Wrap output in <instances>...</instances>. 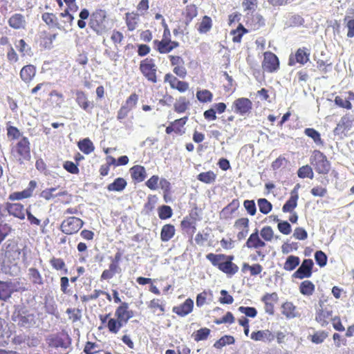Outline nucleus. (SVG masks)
Returning <instances> with one entry per match:
<instances>
[{"instance_id":"a18cd8bd","label":"nucleus","mask_w":354,"mask_h":354,"mask_svg":"<svg viewBox=\"0 0 354 354\" xmlns=\"http://www.w3.org/2000/svg\"><path fill=\"white\" fill-rule=\"evenodd\" d=\"M8 282L12 294L15 292H24L27 290V288L20 282L19 279L8 280Z\"/></svg>"},{"instance_id":"603ef678","label":"nucleus","mask_w":354,"mask_h":354,"mask_svg":"<svg viewBox=\"0 0 354 354\" xmlns=\"http://www.w3.org/2000/svg\"><path fill=\"white\" fill-rule=\"evenodd\" d=\"M234 320L235 319L233 314L231 312L228 311L221 318L216 319L214 320V323L218 325L221 324H232L234 322Z\"/></svg>"},{"instance_id":"0eeeda50","label":"nucleus","mask_w":354,"mask_h":354,"mask_svg":"<svg viewBox=\"0 0 354 354\" xmlns=\"http://www.w3.org/2000/svg\"><path fill=\"white\" fill-rule=\"evenodd\" d=\"M232 109L241 116L248 115L252 109V102L247 97H239L233 102Z\"/></svg>"},{"instance_id":"0e129e2a","label":"nucleus","mask_w":354,"mask_h":354,"mask_svg":"<svg viewBox=\"0 0 354 354\" xmlns=\"http://www.w3.org/2000/svg\"><path fill=\"white\" fill-rule=\"evenodd\" d=\"M16 48L24 55L30 54L29 52L30 51V48L24 39H20L18 41L17 44H16Z\"/></svg>"},{"instance_id":"8fccbe9b","label":"nucleus","mask_w":354,"mask_h":354,"mask_svg":"<svg viewBox=\"0 0 354 354\" xmlns=\"http://www.w3.org/2000/svg\"><path fill=\"white\" fill-rule=\"evenodd\" d=\"M238 310L244 314L245 317H248L251 318H254L257 315V310L254 307L251 306H240L238 308Z\"/></svg>"},{"instance_id":"2eb2a0df","label":"nucleus","mask_w":354,"mask_h":354,"mask_svg":"<svg viewBox=\"0 0 354 354\" xmlns=\"http://www.w3.org/2000/svg\"><path fill=\"white\" fill-rule=\"evenodd\" d=\"M5 210H6L10 215L21 220L25 218L24 207V205L20 203H6L5 205Z\"/></svg>"},{"instance_id":"774afa93","label":"nucleus","mask_w":354,"mask_h":354,"mask_svg":"<svg viewBox=\"0 0 354 354\" xmlns=\"http://www.w3.org/2000/svg\"><path fill=\"white\" fill-rule=\"evenodd\" d=\"M7 135L12 139H17L20 137L21 133L17 127L9 126L7 127Z\"/></svg>"},{"instance_id":"cd10ccee","label":"nucleus","mask_w":354,"mask_h":354,"mask_svg":"<svg viewBox=\"0 0 354 354\" xmlns=\"http://www.w3.org/2000/svg\"><path fill=\"white\" fill-rule=\"evenodd\" d=\"M304 134L310 138L317 146L324 145V142L321 138L320 133L314 128H306L304 129Z\"/></svg>"},{"instance_id":"c85d7f7f","label":"nucleus","mask_w":354,"mask_h":354,"mask_svg":"<svg viewBox=\"0 0 354 354\" xmlns=\"http://www.w3.org/2000/svg\"><path fill=\"white\" fill-rule=\"evenodd\" d=\"M300 264V259L297 256H288L283 265V269L287 271H292Z\"/></svg>"},{"instance_id":"49530a36","label":"nucleus","mask_w":354,"mask_h":354,"mask_svg":"<svg viewBox=\"0 0 354 354\" xmlns=\"http://www.w3.org/2000/svg\"><path fill=\"white\" fill-rule=\"evenodd\" d=\"M212 28V19L208 16H204L202 21L199 24L198 30L201 33H206Z\"/></svg>"},{"instance_id":"864d4df0","label":"nucleus","mask_w":354,"mask_h":354,"mask_svg":"<svg viewBox=\"0 0 354 354\" xmlns=\"http://www.w3.org/2000/svg\"><path fill=\"white\" fill-rule=\"evenodd\" d=\"M277 228L279 231L284 235H288L292 232V226L287 221L279 222Z\"/></svg>"},{"instance_id":"412c9836","label":"nucleus","mask_w":354,"mask_h":354,"mask_svg":"<svg viewBox=\"0 0 354 354\" xmlns=\"http://www.w3.org/2000/svg\"><path fill=\"white\" fill-rule=\"evenodd\" d=\"M282 314L286 316L287 319H293L299 317L300 314L296 311V306L290 301L283 303L281 306Z\"/></svg>"},{"instance_id":"bf43d9fd","label":"nucleus","mask_w":354,"mask_h":354,"mask_svg":"<svg viewBox=\"0 0 354 354\" xmlns=\"http://www.w3.org/2000/svg\"><path fill=\"white\" fill-rule=\"evenodd\" d=\"M66 313L70 315V319H72L73 322L80 320L82 317L81 310L78 308H68Z\"/></svg>"},{"instance_id":"dca6fc26","label":"nucleus","mask_w":354,"mask_h":354,"mask_svg":"<svg viewBox=\"0 0 354 354\" xmlns=\"http://www.w3.org/2000/svg\"><path fill=\"white\" fill-rule=\"evenodd\" d=\"M265 245L266 243L259 237V232L258 229H255L254 231L250 235L245 244V247L254 249L263 248Z\"/></svg>"},{"instance_id":"3c124183","label":"nucleus","mask_w":354,"mask_h":354,"mask_svg":"<svg viewBox=\"0 0 354 354\" xmlns=\"http://www.w3.org/2000/svg\"><path fill=\"white\" fill-rule=\"evenodd\" d=\"M172 209L168 205H162L158 208V216L160 219H167L171 216Z\"/></svg>"},{"instance_id":"6ab92c4d","label":"nucleus","mask_w":354,"mask_h":354,"mask_svg":"<svg viewBox=\"0 0 354 354\" xmlns=\"http://www.w3.org/2000/svg\"><path fill=\"white\" fill-rule=\"evenodd\" d=\"M115 316L118 319H123L129 321V319L133 317L132 310H129V304L126 302H122L120 306H118L115 312Z\"/></svg>"},{"instance_id":"c756f323","label":"nucleus","mask_w":354,"mask_h":354,"mask_svg":"<svg viewBox=\"0 0 354 354\" xmlns=\"http://www.w3.org/2000/svg\"><path fill=\"white\" fill-rule=\"evenodd\" d=\"M12 295L8 280L0 281V300L6 301Z\"/></svg>"},{"instance_id":"e2e57ef3","label":"nucleus","mask_w":354,"mask_h":354,"mask_svg":"<svg viewBox=\"0 0 354 354\" xmlns=\"http://www.w3.org/2000/svg\"><path fill=\"white\" fill-rule=\"evenodd\" d=\"M293 236L296 239L304 241L308 238V233L304 228L298 227L295 228L293 233Z\"/></svg>"},{"instance_id":"7c9ffc66","label":"nucleus","mask_w":354,"mask_h":354,"mask_svg":"<svg viewBox=\"0 0 354 354\" xmlns=\"http://www.w3.org/2000/svg\"><path fill=\"white\" fill-rule=\"evenodd\" d=\"M125 19L128 30L133 31L137 27L138 21L139 20V15L134 12H127L125 15Z\"/></svg>"},{"instance_id":"f3484780","label":"nucleus","mask_w":354,"mask_h":354,"mask_svg":"<svg viewBox=\"0 0 354 354\" xmlns=\"http://www.w3.org/2000/svg\"><path fill=\"white\" fill-rule=\"evenodd\" d=\"M250 338L254 341L272 342L275 335L269 330H259L253 331L250 335Z\"/></svg>"},{"instance_id":"5701e85b","label":"nucleus","mask_w":354,"mask_h":354,"mask_svg":"<svg viewBox=\"0 0 354 354\" xmlns=\"http://www.w3.org/2000/svg\"><path fill=\"white\" fill-rule=\"evenodd\" d=\"M299 195H296V192L290 193V198L286 201L282 207V211L284 213H292L297 206V201Z\"/></svg>"},{"instance_id":"f8f14e48","label":"nucleus","mask_w":354,"mask_h":354,"mask_svg":"<svg viewBox=\"0 0 354 354\" xmlns=\"http://www.w3.org/2000/svg\"><path fill=\"white\" fill-rule=\"evenodd\" d=\"M310 50L306 47L299 48L295 54H290L288 59V65L294 66L296 63L304 65L309 61Z\"/></svg>"},{"instance_id":"c03bdc74","label":"nucleus","mask_w":354,"mask_h":354,"mask_svg":"<svg viewBox=\"0 0 354 354\" xmlns=\"http://www.w3.org/2000/svg\"><path fill=\"white\" fill-rule=\"evenodd\" d=\"M210 332V329L207 328H201L199 330H196L195 333H194V339L197 342L205 340L209 335Z\"/></svg>"},{"instance_id":"b1692460","label":"nucleus","mask_w":354,"mask_h":354,"mask_svg":"<svg viewBox=\"0 0 354 354\" xmlns=\"http://www.w3.org/2000/svg\"><path fill=\"white\" fill-rule=\"evenodd\" d=\"M28 276L29 280L34 286L44 285V279L37 269L35 268H29L28 270Z\"/></svg>"},{"instance_id":"4d7b16f0","label":"nucleus","mask_w":354,"mask_h":354,"mask_svg":"<svg viewBox=\"0 0 354 354\" xmlns=\"http://www.w3.org/2000/svg\"><path fill=\"white\" fill-rule=\"evenodd\" d=\"M12 227L8 223H0V244L10 233Z\"/></svg>"},{"instance_id":"ddd939ff","label":"nucleus","mask_w":354,"mask_h":354,"mask_svg":"<svg viewBox=\"0 0 354 354\" xmlns=\"http://www.w3.org/2000/svg\"><path fill=\"white\" fill-rule=\"evenodd\" d=\"M262 67L267 72H275L279 68V58L272 52H266L262 62Z\"/></svg>"},{"instance_id":"6e6552de","label":"nucleus","mask_w":354,"mask_h":354,"mask_svg":"<svg viewBox=\"0 0 354 354\" xmlns=\"http://www.w3.org/2000/svg\"><path fill=\"white\" fill-rule=\"evenodd\" d=\"M83 225L84 222L80 218L71 216L62 221L61 230L66 234H73L77 232Z\"/></svg>"},{"instance_id":"bb28decb","label":"nucleus","mask_w":354,"mask_h":354,"mask_svg":"<svg viewBox=\"0 0 354 354\" xmlns=\"http://www.w3.org/2000/svg\"><path fill=\"white\" fill-rule=\"evenodd\" d=\"M194 308V301L191 298H187L185 301L178 305V316L185 317L189 314Z\"/></svg>"},{"instance_id":"6e6d98bb","label":"nucleus","mask_w":354,"mask_h":354,"mask_svg":"<svg viewBox=\"0 0 354 354\" xmlns=\"http://www.w3.org/2000/svg\"><path fill=\"white\" fill-rule=\"evenodd\" d=\"M243 206L247 211V212L251 215L254 216L257 212V207L254 200H245L243 202Z\"/></svg>"},{"instance_id":"58836bf2","label":"nucleus","mask_w":354,"mask_h":354,"mask_svg":"<svg viewBox=\"0 0 354 354\" xmlns=\"http://www.w3.org/2000/svg\"><path fill=\"white\" fill-rule=\"evenodd\" d=\"M297 174L298 177L300 178H308L310 179H313L314 178L313 169L308 165H306L299 167Z\"/></svg>"},{"instance_id":"338daca9","label":"nucleus","mask_w":354,"mask_h":354,"mask_svg":"<svg viewBox=\"0 0 354 354\" xmlns=\"http://www.w3.org/2000/svg\"><path fill=\"white\" fill-rule=\"evenodd\" d=\"M64 168L71 174H77L79 173L77 166L73 162L66 161L63 165Z\"/></svg>"},{"instance_id":"7ed1b4c3","label":"nucleus","mask_w":354,"mask_h":354,"mask_svg":"<svg viewBox=\"0 0 354 354\" xmlns=\"http://www.w3.org/2000/svg\"><path fill=\"white\" fill-rule=\"evenodd\" d=\"M46 344L48 346L55 348L66 349L71 344V339L66 332L50 334L46 338Z\"/></svg>"},{"instance_id":"423d86ee","label":"nucleus","mask_w":354,"mask_h":354,"mask_svg":"<svg viewBox=\"0 0 354 354\" xmlns=\"http://www.w3.org/2000/svg\"><path fill=\"white\" fill-rule=\"evenodd\" d=\"M30 144L26 137H22L13 148L12 151L17 153L19 162L21 164L24 160H29L30 155Z\"/></svg>"},{"instance_id":"9d476101","label":"nucleus","mask_w":354,"mask_h":354,"mask_svg":"<svg viewBox=\"0 0 354 354\" xmlns=\"http://www.w3.org/2000/svg\"><path fill=\"white\" fill-rule=\"evenodd\" d=\"M198 14L197 8L194 5H189L186 7L185 11L183 12V21L182 25H178V34H185L187 26L192 21V19L196 17ZM188 32H186L187 34Z\"/></svg>"},{"instance_id":"c9c22d12","label":"nucleus","mask_w":354,"mask_h":354,"mask_svg":"<svg viewBox=\"0 0 354 354\" xmlns=\"http://www.w3.org/2000/svg\"><path fill=\"white\" fill-rule=\"evenodd\" d=\"M79 149L85 154H89L95 149L93 142L88 138H84L78 142Z\"/></svg>"},{"instance_id":"2f4dec72","label":"nucleus","mask_w":354,"mask_h":354,"mask_svg":"<svg viewBox=\"0 0 354 354\" xmlns=\"http://www.w3.org/2000/svg\"><path fill=\"white\" fill-rule=\"evenodd\" d=\"M315 286L310 281L306 280L302 281L299 286V291L301 295L305 296H310L313 294Z\"/></svg>"},{"instance_id":"69168bd1","label":"nucleus","mask_w":354,"mask_h":354,"mask_svg":"<svg viewBox=\"0 0 354 354\" xmlns=\"http://www.w3.org/2000/svg\"><path fill=\"white\" fill-rule=\"evenodd\" d=\"M20 342H24L29 347L37 346L39 344V340L37 337H24L23 339L19 340Z\"/></svg>"},{"instance_id":"39448f33","label":"nucleus","mask_w":354,"mask_h":354,"mask_svg":"<svg viewBox=\"0 0 354 354\" xmlns=\"http://www.w3.org/2000/svg\"><path fill=\"white\" fill-rule=\"evenodd\" d=\"M12 320L21 327L30 328L36 324L35 315L25 310H19L12 315Z\"/></svg>"},{"instance_id":"37998d69","label":"nucleus","mask_w":354,"mask_h":354,"mask_svg":"<svg viewBox=\"0 0 354 354\" xmlns=\"http://www.w3.org/2000/svg\"><path fill=\"white\" fill-rule=\"evenodd\" d=\"M175 234L174 226L171 225H165L161 231V239L163 241L169 240Z\"/></svg>"},{"instance_id":"052dcab7","label":"nucleus","mask_w":354,"mask_h":354,"mask_svg":"<svg viewBox=\"0 0 354 354\" xmlns=\"http://www.w3.org/2000/svg\"><path fill=\"white\" fill-rule=\"evenodd\" d=\"M298 249V243L296 242H292L289 243L288 241L285 242L281 246V252L284 254H287L291 252L292 250H297Z\"/></svg>"},{"instance_id":"4468645a","label":"nucleus","mask_w":354,"mask_h":354,"mask_svg":"<svg viewBox=\"0 0 354 354\" xmlns=\"http://www.w3.org/2000/svg\"><path fill=\"white\" fill-rule=\"evenodd\" d=\"M37 186V183L35 180L30 181L28 187L21 192H13L9 196V199L11 201H19L24 198H29L32 196L33 190Z\"/></svg>"},{"instance_id":"5fc2aeb1","label":"nucleus","mask_w":354,"mask_h":354,"mask_svg":"<svg viewBox=\"0 0 354 354\" xmlns=\"http://www.w3.org/2000/svg\"><path fill=\"white\" fill-rule=\"evenodd\" d=\"M261 236L266 241H270L274 236V232L270 226H265L261 230Z\"/></svg>"},{"instance_id":"f257e3e1","label":"nucleus","mask_w":354,"mask_h":354,"mask_svg":"<svg viewBox=\"0 0 354 354\" xmlns=\"http://www.w3.org/2000/svg\"><path fill=\"white\" fill-rule=\"evenodd\" d=\"M88 26L99 35L105 33L109 29L106 11L100 9L93 12L90 17Z\"/></svg>"},{"instance_id":"72a5a7b5","label":"nucleus","mask_w":354,"mask_h":354,"mask_svg":"<svg viewBox=\"0 0 354 354\" xmlns=\"http://www.w3.org/2000/svg\"><path fill=\"white\" fill-rule=\"evenodd\" d=\"M351 127V122L348 118L344 116L341 118L339 122L337 124L333 132L335 135H339L345 130H349Z\"/></svg>"},{"instance_id":"79ce46f5","label":"nucleus","mask_w":354,"mask_h":354,"mask_svg":"<svg viewBox=\"0 0 354 354\" xmlns=\"http://www.w3.org/2000/svg\"><path fill=\"white\" fill-rule=\"evenodd\" d=\"M257 204L260 212H261L263 214H268L269 212H271L272 209V203L264 198L258 199Z\"/></svg>"},{"instance_id":"a19ab883","label":"nucleus","mask_w":354,"mask_h":354,"mask_svg":"<svg viewBox=\"0 0 354 354\" xmlns=\"http://www.w3.org/2000/svg\"><path fill=\"white\" fill-rule=\"evenodd\" d=\"M42 20L48 26L60 28L57 17L49 12H45L41 16Z\"/></svg>"},{"instance_id":"f704fd0d","label":"nucleus","mask_w":354,"mask_h":354,"mask_svg":"<svg viewBox=\"0 0 354 354\" xmlns=\"http://www.w3.org/2000/svg\"><path fill=\"white\" fill-rule=\"evenodd\" d=\"M248 32V30L241 24H239L236 29L231 30L230 33L233 35L232 41L234 43L241 42L243 35Z\"/></svg>"},{"instance_id":"473e14b6","label":"nucleus","mask_w":354,"mask_h":354,"mask_svg":"<svg viewBox=\"0 0 354 354\" xmlns=\"http://www.w3.org/2000/svg\"><path fill=\"white\" fill-rule=\"evenodd\" d=\"M198 180L206 183L211 184L215 182L216 178V175L212 171H208L205 172H201L198 174L196 176Z\"/></svg>"},{"instance_id":"4c0bfd02","label":"nucleus","mask_w":354,"mask_h":354,"mask_svg":"<svg viewBox=\"0 0 354 354\" xmlns=\"http://www.w3.org/2000/svg\"><path fill=\"white\" fill-rule=\"evenodd\" d=\"M235 342V339L232 335H225L222 336L219 339L216 341L214 344V347L216 348H221L222 347L226 345L234 344Z\"/></svg>"},{"instance_id":"20e7f679","label":"nucleus","mask_w":354,"mask_h":354,"mask_svg":"<svg viewBox=\"0 0 354 354\" xmlns=\"http://www.w3.org/2000/svg\"><path fill=\"white\" fill-rule=\"evenodd\" d=\"M206 259L209 261L214 266L218 268L219 270L228 276L235 274L239 270V267L236 264L229 263L225 260L216 257L214 253L207 254L206 255Z\"/></svg>"},{"instance_id":"aec40b11","label":"nucleus","mask_w":354,"mask_h":354,"mask_svg":"<svg viewBox=\"0 0 354 354\" xmlns=\"http://www.w3.org/2000/svg\"><path fill=\"white\" fill-rule=\"evenodd\" d=\"M76 102L81 108L87 112H91L94 106L93 103L88 100L83 91H77L76 92Z\"/></svg>"},{"instance_id":"de8ad7c7","label":"nucleus","mask_w":354,"mask_h":354,"mask_svg":"<svg viewBox=\"0 0 354 354\" xmlns=\"http://www.w3.org/2000/svg\"><path fill=\"white\" fill-rule=\"evenodd\" d=\"M315 260L319 267L323 268L327 264L328 257L323 251L317 250L315 252Z\"/></svg>"},{"instance_id":"f03ea898","label":"nucleus","mask_w":354,"mask_h":354,"mask_svg":"<svg viewBox=\"0 0 354 354\" xmlns=\"http://www.w3.org/2000/svg\"><path fill=\"white\" fill-rule=\"evenodd\" d=\"M310 163L313 166L316 172L320 174H327L331 167L330 161L324 153L315 149L310 157Z\"/></svg>"},{"instance_id":"a878e982","label":"nucleus","mask_w":354,"mask_h":354,"mask_svg":"<svg viewBox=\"0 0 354 354\" xmlns=\"http://www.w3.org/2000/svg\"><path fill=\"white\" fill-rule=\"evenodd\" d=\"M130 171L131 177L138 182L143 181L147 176L145 167L140 165L133 166Z\"/></svg>"},{"instance_id":"e433bc0d","label":"nucleus","mask_w":354,"mask_h":354,"mask_svg":"<svg viewBox=\"0 0 354 354\" xmlns=\"http://www.w3.org/2000/svg\"><path fill=\"white\" fill-rule=\"evenodd\" d=\"M127 185L126 180L122 178H116L113 183L107 186L109 191L121 192Z\"/></svg>"},{"instance_id":"13d9d810","label":"nucleus","mask_w":354,"mask_h":354,"mask_svg":"<svg viewBox=\"0 0 354 354\" xmlns=\"http://www.w3.org/2000/svg\"><path fill=\"white\" fill-rule=\"evenodd\" d=\"M219 301L223 304H232L234 301V298L226 290H221Z\"/></svg>"},{"instance_id":"680f3d73","label":"nucleus","mask_w":354,"mask_h":354,"mask_svg":"<svg viewBox=\"0 0 354 354\" xmlns=\"http://www.w3.org/2000/svg\"><path fill=\"white\" fill-rule=\"evenodd\" d=\"M138 100V95L136 93H132L126 100L125 104L123 105L129 110H131L136 106Z\"/></svg>"},{"instance_id":"4be33fe9","label":"nucleus","mask_w":354,"mask_h":354,"mask_svg":"<svg viewBox=\"0 0 354 354\" xmlns=\"http://www.w3.org/2000/svg\"><path fill=\"white\" fill-rule=\"evenodd\" d=\"M155 47L161 53L170 52L177 44L170 39H162L161 41H154Z\"/></svg>"},{"instance_id":"a211bd4d","label":"nucleus","mask_w":354,"mask_h":354,"mask_svg":"<svg viewBox=\"0 0 354 354\" xmlns=\"http://www.w3.org/2000/svg\"><path fill=\"white\" fill-rule=\"evenodd\" d=\"M8 24L14 29H25L26 26V20L23 15L20 13H15L8 19Z\"/></svg>"},{"instance_id":"393cba45","label":"nucleus","mask_w":354,"mask_h":354,"mask_svg":"<svg viewBox=\"0 0 354 354\" xmlns=\"http://www.w3.org/2000/svg\"><path fill=\"white\" fill-rule=\"evenodd\" d=\"M35 73V67L32 65H27L21 70L20 76L23 81L29 82L34 77Z\"/></svg>"},{"instance_id":"ea45409f","label":"nucleus","mask_w":354,"mask_h":354,"mask_svg":"<svg viewBox=\"0 0 354 354\" xmlns=\"http://www.w3.org/2000/svg\"><path fill=\"white\" fill-rule=\"evenodd\" d=\"M196 96L197 100L202 103L211 102L213 98V94L207 89L197 91Z\"/></svg>"},{"instance_id":"09e8293b","label":"nucleus","mask_w":354,"mask_h":354,"mask_svg":"<svg viewBox=\"0 0 354 354\" xmlns=\"http://www.w3.org/2000/svg\"><path fill=\"white\" fill-rule=\"evenodd\" d=\"M334 103L338 107L346 109L347 110H351L353 108V105L351 102L339 95H337L335 97Z\"/></svg>"},{"instance_id":"9b49d317","label":"nucleus","mask_w":354,"mask_h":354,"mask_svg":"<svg viewBox=\"0 0 354 354\" xmlns=\"http://www.w3.org/2000/svg\"><path fill=\"white\" fill-rule=\"evenodd\" d=\"M140 69L143 75L149 80L153 83L157 82L156 70L157 67L151 59H145L140 62Z\"/></svg>"},{"instance_id":"1a4fd4ad","label":"nucleus","mask_w":354,"mask_h":354,"mask_svg":"<svg viewBox=\"0 0 354 354\" xmlns=\"http://www.w3.org/2000/svg\"><path fill=\"white\" fill-rule=\"evenodd\" d=\"M314 262L311 259H304L297 270L293 273L292 277L302 279L312 276Z\"/></svg>"}]
</instances>
